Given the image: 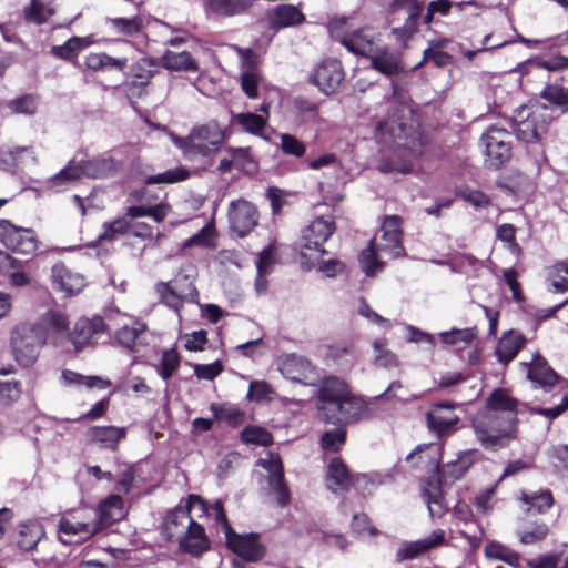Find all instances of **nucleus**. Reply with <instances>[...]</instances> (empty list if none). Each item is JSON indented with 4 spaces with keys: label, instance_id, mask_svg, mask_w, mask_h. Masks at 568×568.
Listing matches in <instances>:
<instances>
[{
    "label": "nucleus",
    "instance_id": "423d86ee",
    "mask_svg": "<svg viewBox=\"0 0 568 568\" xmlns=\"http://www.w3.org/2000/svg\"><path fill=\"white\" fill-rule=\"evenodd\" d=\"M116 162L109 155H101L79 163L71 161L49 183L51 187H60L82 176L92 179L108 178L116 171Z\"/></svg>",
    "mask_w": 568,
    "mask_h": 568
},
{
    "label": "nucleus",
    "instance_id": "f8f14e48",
    "mask_svg": "<svg viewBox=\"0 0 568 568\" xmlns=\"http://www.w3.org/2000/svg\"><path fill=\"white\" fill-rule=\"evenodd\" d=\"M185 287H182L181 281L175 280L174 282H160L155 285V291L160 297V301L172 308L179 317L180 311L183 306L184 301L197 303V290L192 282L185 277Z\"/></svg>",
    "mask_w": 568,
    "mask_h": 568
},
{
    "label": "nucleus",
    "instance_id": "c85d7f7f",
    "mask_svg": "<svg viewBox=\"0 0 568 568\" xmlns=\"http://www.w3.org/2000/svg\"><path fill=\"white\" fill-rule=\"evenodd\" d=\"M189 507L197 508L200 511L205 513L215 524L221 526V530L224 535L231 532L232 527L226 518L222 500L217 499L213 504L206 505L200 496L190 495Z\"/></svg>",
    "mask_w": 568,
    "mask_h": 568
},
{
    "label": "nucleus",
    "instance_id": "69168bd1",
    "mask_svg": "<svg viewBox=\"0 0 568 568\" xmlns=\"http://www.w3.org/2000/svg\"><path fill=\"white\" fill-rule=\"evenodd\" d=\"M214 237V226L206 224L196 234L187 239L183 243V248L192 246H209L211 245Z\"/></svg>",
    "mask_w": 568,
    "mask_h": 568
},
{
    "label": "nucleus",
    "instance_id": "4be33fe9",
    "mask_svg": "<svg viewBox=\"0 0 568 568\" xmlns=\"http://www.w3.org/2000/svg\"><path fill=\"white\" fill-rule=\"evenodd\" d=\"M190 525L176 540L182 552L199 557L210 549L211 542L199 523L193 519Z\"/></svg>",
    "mask_w": 568,
    "mask_h": 568
},
{
    "label": "nucleus",
    "instance_id": "6e6552de",
    "mask_svg": "<svg viewBox=\"0 0 568 568\" xmlns=\"http://www.w3.org/2000/svg\"><path fill=\"white\" fill-rule=\"evenodd\" d=\"M357 55L367 58L375 70L387 77L403 70L398 55L381 45L374 36L366 34L364 30L357 31Z\"/></svg>",
    "mask_w": 568,
    "mask_h": 568
},
{
    "label": "nucleus",
    "instance_id": "052dcab7",
    "mask_svg": "<svg viewBox=\"0 0 568 568\" xmlns=\"http://www.w3.org/2000/svg\"><path fill=\"white\" fill-rule=\"evenodd\" d=\"M53 12V8L50 4H44L39 0H32L30 8L26 11V17L28 20L41 24L44 23Z\"/></svg>",
    "mask_w": 568,
    "mask_h": 568
},
{
    "label": "nucleus",
    "instance_id": "864d4df0",
    "mask_svg": "<svg viewBox=\"0 0 568 568\" xmlns=\"http://www.w3.org/2000/svg\"><path fill=\"white\" fill-rule=\"evenodd\" d=\"M548 274L557 292L568 291V260L551 266Z\"/></svg>",
    "mask_w": 568,
    "mask_h": 568
},
{
    "label": "nucleus",
    "instance_id": "dca6fc26",
    "mask_svg": "<svg viewBox=\"0 0 568 568\" xmlns=\"http://www.w3.org/2000/svg\"><path fill=\"white\" fill-rule=\"evenodd\" d=\"M278 371L293 383L311 385L316 381L314 367L308 359L296 354H285L278 358Z\"/></svg>",
    "mask_w": 568,
    "mask_h": 568
},
{
    "label": "nucleus",
    "instance_id": "0e129e2a",
    "mask_svg": "<svg viewBox=\"0 0 568 568\" xmlns=\"http://www.w3.org/2000/svg\"><path fill=\"white\" fill-rule=\"evenodd\" d=\"M281 139V150L286 155H293L296 158H301L305 154L306 148L305 145L298 141L295 136L283 133L280 135Z\"/></svg>",
    "mask_w": 568,
    "mask_h": 568
},
{
    "label": "nucleus",
    "instance_id": "a19ab883",
    "mask_svg": "<svg viewBox=\"0 0 568 568\" xmlns=\"http://www.w3.org/2000/svg\"><path fill=\"white\" fill-rule=\"evenodd\" d=\"M520 500L527 505V513L532 510L537 513H546L554 505V497L550 490L544 489L534 493H521Z\"/></svg>",
    "mask_w": 568,
    "mask_h": 568
},
{
    "label": "nucleus",
    "instance_id": "8fccbe9b",
    "mask_svg": "<svg viewBox=\"0 0 568 568\" xmlns=\"http://www.w3.org/2000/svg\"><path fill=\"white\" fill-rule=\"evenodd\" d=\"M541 98L559 106L562 111H568V89L559 84H548L541 92Z\"/></svg>",
    "mask_w": 568,
    "mask_h": 568
},
{
    "label": "nucleus",
    "instance_id": "cd10ccee",
    "mask_svg": "<svg viewBox=\"0 0 568 568\" xmlns=\"http://www.w3.org/2000/svg\"><path fill=\"white\" fill-rule=\"evenodd\" d=\"M44 536V529L38 520H26L18 525L16 534L17 546L23 551H30L36 548L38 542Z\"/></svg>",
    "mask_w": 568,
    "mask_h": 568
},
{
    "label": "nucleus",
    "instance_id": "bb28decb",
    "mask_svg": "<svg viewBox=\"0 0 568 568\" xmlns=\"http://www.w3.org/2000/svg\"><path fill=\"white\" fill-rule=\"evenodd\" d=\"M193 509L187 504L185 508L178 507L168 513L164 523V534L168 539H178L191 526L190 524L193 520L191 511Z\"/></svg>",
    "mask_w": 568,
    "mask_h": 568
},
{
    "label": "nucleus",
    "instance_id": "f03ea898",
    "mask_svg": "<svg viewBox=\"0 0 568 568\" xmlns=\"http://www.w3.org/2000/svg\"><path fill=\"white\" fill-rule=\"evenodd\" d=\"M402 220L397 215H388L381 226V234L369 241L368 247L362 251L358 262L366 276L373 277L382 272L385 257L396 258L405 255L402 245Z\"/></svg>",
    "mask_w": 568,
    "mask_h": 568
},
{
    "label": "nucleus",
    "instance_id": "603ef678",
    "mask_svg": "<svg viewBox=\"0 0 568 568\" xmlns=\"http://www.w3.org/2000/svg\"><path fill=\"white\" fill-rule=\"evenodd\" d=\"M2 268L8 272L11 285L23 286L28 283L27 275L21 271V262L6 255L2 263Z\"/></svg>",
    "mask_w": 568,
    "mask_h": 568
},
{
    "label": "nucleus",
    "instance_id": "4d7b16f0",
    "mask_svg": "<svg viewBox=\"0 0 568 568\" xmlns=\"http://www.w3.org/2000/svg\"><path fill=\"white\" fill-rule=\"evenodd\" d=\"M549 532L545 523H535L528 530L518 531L519 541L524 545H531L544 540Z\"/></svg>",
    "mask_w": 568,
    "mask_h": 568
},
{
    "label": "nucleus",
    "instance_id": "ddd939ff",
    "mask_svg": "<svg viewBox=\"0 0 568 568\" xmlns=\"http://www.w3.org/2000/svg\"><path fill=\"white\" fill-rule=\"evenodd\" d=\"M457 407L454 403H437L426 413V424L438 438L447 437L460 427V418L450 410Z\"/></svg>",
    "mask_w": 568,
    "mask_h": 568
},
{
    "label": "nucleus",
    "instance_id": "a211bd4d",
    "mask_svg": "<svg viewBox=\"0 0 568 568\" xmlns=\"http://www.w3.org/2000/svg\"><path fill=\"white\" fill-rule=\"evenodd\" d=\"M105 332V324L102 317L79 318L72 331L68 333V338L77 351L84 346L95 344Z\"/></svg>",
    "mask_w": 568,
    "mask_h": 568
},
{
    "label": "nucleus",
    "instance_id": "49530a36",
    "mask_svg": "<svg viewBox=\"0 0 568 568\" xmlns=\"http://www.w3.org/2000/svg\"><path fill=\"white\" fill-rule=\"evenodd\" d=\"M189 176V171L182 166H176L169 169L162 173L150 175L145 179V183L149 185L152 184H172L176 182H181L186 180Z\"/></svg>",
    "mask_w": 568,
    "mask_h": 568
},
{
    "label": "nucleus",
    "instance_id": "aec40b11",
    "mask_svg": "<svg viewBox=\"0 0 568 568\" xmlns=\"http://www.w3.org/2000/svg\"><path fill=\"white\" fill-rule=\"evenodd\" d=\"M58 527L59 540L65 545L85 541L100 531V526L95 523V520L90 523H82L68 518H61Z\"/></svg>",
    "mask_w": 568,
    "mask_h": 568
},
{
    "label": "nucleus",
    "instance_id": "13d9d810",
    "mask_svg": "<svg viewBox=\"0 0 568 568\" xmlns=\"http://www.w3.org/2000/svg\"><path fill=\"white\" fill-rule=\"evenodd\" d=\"M22 153H31L28 146H8L0 151V163L6 170H12L19 162Z\"/></svg>",
    "mask_w": 568,
    "mask_h": 568
},
{
    "label": "nucleus",
    "instance_id": "4468645a",
    "mask_svg": "<svg viewBox=\"0 0 568 568\" xmlns=\"http://www.w3.org/2000/svg\"><path fill=\"white\" fill-rule=\"evenodd\" d=\"M0 241L7 248L21 254H30L37 248L33 231L18 227L8 220H0Z\"/></svg>",
    "mask_w": 568,
    "mask_h": 568
},
{
    "label": "nucleus",
    "instance_id": "e433bc0d",
    "mask_svg": "<svg viewBox=\"0 0 568 568\" xmlns=\"http://www.w3.org/2000/svg\"><path fill=\"white\" fill-rule=\"evenodd\" d=\"M125 437V428L115 426L92 427L88 430V438L103 447L114 449L118 443Z\"/></svg>",
    "mask_w": 568,
    "mask_h": 568
},
{
    "label": "nucleus",
    "instance_id": "7c9ffc66",
    "mask_svg": "<svg viewBox=\"0 0 568 568\" xmlns=\"http://www.w3.org/2000/svg\"><path fill=\"white\" fill-rule=\"evenodd\" d=\"M526 338L518 332L509 331L504 334L496 347V356L503 364H508L524 346Z\"/></svg>",
    "mask_w": 568,
    "mask_h": 568
},
{
    "label": "nucleus",
    "instance_id": "2f4dec72",
    "mask_svg": "<svg viewBox=\"0 0 568 568\" xmlns=\"http://www.w3.org/2000/svg\"><path fill=\"white\" fill-rule=\"evenodd\" d=\"M326 483L329 490L339 493L348 489L352 484V477L339 458H333L326 473Z\"/></svg>",
    "mask_w": 568,
    "mask_h": 568
},
{
    "label": "nucleus",
    "instance_id": "680f3d73",
    "mask_svg": "<svg viewBox=\"0 0 568 568\" xmlns=\"http://www.w3.org/2000/svg\"><path fill=\"white\" fill-rule=\"evenodd\" d=\"M180 365V358L175 351L168 349L164 351L161 358V364L159 367V375L168 381L173 373L178 369Z\"/></svg>",
    "mask_w": 568,
    "mask_h": 568
},
{
    "label": "nucleus",
    "instance_id": "9b49d317",
    "mask_svg": "<svg viewBox=\"0 0 568 568\" xmlns=\"http://www.w3.org/2000/svg\"><path fill=\"white\" fill-rule=\"evenodd\" d=\"M485 146V161L491 168H499L511 156L510 134L500 128L491 126L481 136Z\"/></svg>",
    "mask_w": 568,
    "mask_h": 568
},
{
    "label": "nucleus",
    "instance_id": "7ed1b4c3",
    "mask_svg": "<svg viewBox=\"0 0 568 568\" xmlns=\"http://www.w3.org/2000/svg\"><path fill=\"white\" fill-rule=\"evenodd\" d=\"M48 332L33 323H21L13 327L10 335V345L14 359L23 367L32 366L40 354V349L48 342Z\"/></svg>",
    "mask_w": 568,
    "mask_h": 568
},
{
    "label": "nucleus",
    "instance_id": "f704fd0d",
    "mask_svg": "<svg viewBox=\"0 0 568 568\" xmlns=\"http://www.w3.org/2000/svg\"><path fill=\"white\" fill-rule=\"evenodd\" d=\"M305 20L302 11L293 4H280L270 13V23L275 28H288Z\"/></svg>",
    "mask_w": 568,
    "mask_h": 568
},
{
    "label": "nucleus",
    "instance_id": "39448f33",
    "mask_svg": "<svg viewBox=\"0 0 568 568\" xmlns=\"http://www.w3.org/2000/svg\"><path fill=\"white\" fill-rule=\"evenodd\" d=\"M224 141V132L216 122L195 126L187 136H173L174 144L189 159L210 156L215 153Z\"/></svg>",
    "mask_w": 568,
    "mask_h": 568
},
{
    "label": "nucleus",
    "instance_id": "e2e57ef3",
    "mask_svg": "<svg viewBox=\"0 0 568 568\" xmlns=\"http://www.w3.org/2000/svg\"><path fill=\"white\" fill-rule=\"evenodd\" d=\"M276 251L277 246L276 243L273 241L268 243V245L260 252L256 262V268L260 270V272L271 274L273 266L276 262Z\"/></svg>",
    "mask_w": 568,
    "mask_h": 568
},
{
    "label": "nucleus",
    "instance_id": "473e14b6",
    "mask_svg": "<svg viewBox=\"0 0 568 568\" xmlns=\"http://www.w3.org/2000/svg\"><path fill=\"white\" fill-rule=\"evenodd\" d=\"M128 64L126 58H113L105 52H91L84 59V65L93 72L108 70L123 71Z\"/></svg>",
    "mask_w": 568,
    "mask_h": 568
},
{
    "label": "nucleus",
    "instance_id": "bf43d9fd",
    "mask_svg": "<svg viewBox=\"0 0 568 568\" xmlns=\"http://www.w3.org/2000/svg\"><path fill=\"white\" fill-rule=\"evenodd\" d=\"M322 255H317V258L312 257L313 265L310 267H314L317 265V268L321 273L325 274L328 277H334L338 274H342L345 270V264L343 261L338 258H329L321 261Z\"/></svg>",
    "mask_w": 568,
    "mask_h": 568
},
{
    "label": "nucleus",
    "instance_id": "5701e85b",
    "mask_svg": "<svg viewBox=\"0 0 568 568\" xmlns=\"http://www.w3.org/2000/svg\"><path fill=\"white\" fill-rule=\"evenodd\" d=\"M331 38L339 42L351 53H355V22L353 16L336 14L327 22Z\"/></svg>",
    "mask_w": 568,
    "mask_h": 568
},
{
    "label": "nucleus",
    "instance_id": "09e8293b",
    "mask_svg": "<svg viewBox=\"0 0 568 568\" xmlns=\"http://www.w3.org/2000/svg\"><path fill=\"white\" fill-rule=\"evenodd\" d=\"M425 500L428 506L429 515L435 518L442 517L446 511L444 498L440 488L437 485H432L430 488L424 493Z\"/></svg>",
    "mask_w": 568,
    "mask_h": 568
},
{
    "label": "nucleus",
    "instance_id": "338daca9",
    "mask_svg": "<svg viewBox=\"0 0 568 568\" xmlns=\"http://www.w3.org/2000/svg\"><path fill=\"white\" fill-rule=\"evenodd\" d=\"M258 83H260V75L255 69H248L242 73L241 87H242V90L245 92V94L250 99L257 98Z\"/></svg>",
    "mask_w": 568,
    "mask_h": 568
},
{
    "label": "nucleus",
    "instance_id": "6ab92c4d",
    "mask_svg": "<svg viewBox=\"0 0 568 568\" xmlns=\"http://www.w3.org/2000/svg\"><path fill=\"white\" fill-rule=\"evenodd\" d=\"M257 464L267 471L270 488L276 495L278 504L281 506L287 505L290 491L284 484L283 465L280 456L268 453L265 458L258 459Z\"/></svg>",
    "mask_w": 568,
    "mask_h": 568
},
{
    "label": "nucleus",
    "instance_id": "f3484780",
    "mask_svg": "<svg viewBox=\"0 0 568 568\" xmlns=\"http://www.w3.org/2000/svg\"><path fill=\"white\" fill-rule=\"evenodd\" d=\"M344 77L341 62L335 59H327L314 69L310 80L321 92L328 95L339 88Z\"/></svg>",
    "mask_w": 568,
    "mask_h": 568
},
{
    "label": "nucleus",
    "instance_id": "393cba45",
    "mask_svg": "<svg viewBox=\"0 0 568 568\" xmlns=\"http://www.w3.org/2000/svg\"><path fill=\"white\" fill-rule=\"evenodd\" d=\"M445 540V532L442 529L434 530L429 537L404 544L396 554L397 561L412 560L422 554L438 547Z\"/></svg>",
    "mask_w": 568,
    "mask_h": 568
},
{
    "label": "nucleus",
    "instance_id": "6e6d98bb",
    "mask_svg": "<svg viewBox=\"0 0 568 568\" xmlns=\"http://www.w3.org/2000/svg\"><path fill=\"white\" fill-rule=\"evenodd\" d=\"M346 432L342 426L325 432L321 438V447L325 452H337L345 443Z\"/></svg>",
    "mask_w": 568,
    "mask_h": 568
},
{
    "label": "nucleus",
    "instance_id": "de8ad7c7",
    "mask_svg": "<svg viewBox=\"0 0 568 568\" xmlns=\"http://www.w3.org/2000/svg\"><path fill=\"white\" fill-rule=\"evenodd\" d=\"M446 43L447 40H440L432 43V47L424 51L423 60L418 63L417 67L423 65L426 61H433L434 64L438 68L447 65L450 62L452 57L448 53L439 50L440 48L445 47Z\"/></svg>",
    "mask_w": 568,
    "mask_h": 568
},
{
    "label": "nucleus",
    "instance_id": "c03bdc74",
    "mask_svg": "<svg viewBox=\"0 0 568 568\" xmlns=\"http://www.w3.org/2000/svg\"><path fill=\"white\" fill-rule=\"evenodd\" d=\"M90 45L87 38L71 37L61 45H53L51 53L62 60H72L77 57L78 52Z\"/></svg>",
    "mask_w": 568,
    "mask_h": 568
},
{
    "label": "nucleus",
    "instance_id": "2eb2a0df",
    "mask_svg": "<svg viewBox=\"0 0 568 568\" xmlns=\"http://www.w3.org/2000/svg\"><path fill=\"white\" fill-rule=\"evenodd\" d=\"M227 219L231 231L244 237L256 226L257 211L251 202L239 199L230 203Z\"/></svg>",
    "mask_w": 568,
    "mask_h": 568
},
{
    "label": "nucleus",
    "instance_id": "774afa93",
    "mask_svg": "<svg viewBox=\"0 0 568 568\" xmlns=\"http://www.w3.org/2000/svg\"><path fill=\"white\" fill-rule=\"evenodd\" d=\"M230 161H233L234 168L250 172L254 169V163L246 149H229Z\"/></svg>",
    "mask_w": 568,
    "mask_h": 568
},
{
    "label": "nucleus",
    "instance_id": "a18cd8bd",
    "mask_svg": "<svg viewBox=\"0 0 568 568\" xmlns=\"http://www.w3.org/2000/svg\"><path fill=\"white\" fill-rule=\"evenodd\" d=\"M477 333L475 328H454L449 332H442L439 338L444 344L452 346H465L470 344Z\"/></svg>",
    "mask_w": 568,
    "mask_h": 568
},
{
    "label": "nucleus",
    "instance_id": "5fc2aeb1",
    "mask_svg": "<svg viewBox=\"0 0 568 568\" xmlns=\"http://www.w3.org/2000/svg\"><path fill=\"white\" fill-rule=\"evenodd\" d=\"M242 440L246 444L267 446L272 443V435L263 427L247 426L242 430Z\"/></svg>",
    "mask_w": 568,
    "mask_h": 568
},
{
    "label": "nucleus",
    "instance_id": "0eeeda50",
    "mask_svg": "<svg viewBox=\"0 0 568 568\" xmlns=\"http://www.w3.org/2000/svg\"><path fill=\"white\" fill-rule=\"evenodd\" d=\"M334 232L335 223L332 216H318L301 231L298 245L303 265L311 267L313 256L317 258V255L326 253L323 245Z\"/></svg>",
    "mask_w": 568,
    "mask_h": 568
},
{
    "label": "nucleus",
    "instance_id": "b1692460",
    "mask_svg": "<svg viewBox=\"0 0 568 568\" xmlns=\"http://www.w3.org/2000/svg\"><path fill=\"white\" fill-rule=\"evenodd\" d=\"M52 282L54 288L72 296L80 293L85 286L84 277L72 272L63 264H55L52 267Z\"/></svg>",
    "mask_w": 568,
    "mask_h": 568
},
{
    "label": "nucleus",
    "instance_id": "c9c22d12",
    "mask_svg": "<svg viewBox=\"0 0 568 568\" xmlns=\"http://www.w3.org/2000/svg\"><path fill=\"white\" fill-rule=\"evenodd\" d=\"M125 515L123 500L119 495H112L99 508V520L95 521L100 526V530L111 524L121 520Z\"/></svg>",
    "mask_w": 568,
    "mask_h": 568
},
{
    "label": "nucleus",
    "instance_id": "9d476101",
    "mask_svg": "<svg viewBox=\"0 0 568 568\" xmlns=\"http://www.w3.org/2000/svg\"><path fill=\"white\" fill-rule=\"evenodd\" d=\"M377 143L384 148H412L418 141L415 128L393 119L379 123L375 131Z\"/></svg>",
    "mask_w": 568,
    "mask_h": 568
},
{
    "label": "nucleus",
    "instance_id": "58836bf2",
    "mask_svg": "<svg viewBox=\"0 0 568 568\" xmlns=\"http://www.w3.org/2000/svg\"><path fill=\"white\" fill-rule=\"evenodd\" d=\"M105 23L114 34L121 37H133L143 29V20L139 16L132 18H108Z\"/></svg>",
    "mask_w": 568,
    "mask_h": 568
},
{
    "label": "nucleus",
    "instance_id": "79ce46f5",
    "mask_svg": "<svg viewBox=\"0 0 568 568\" xmlns=\"http://www.w3.org/2000/svg\"><path fill=\"white\" fill-rule=\"evenodd\" d=\"M61 381L67 386H77L81 387L84 386L87 388H100L104 389L110 386V383L106 381H103L100 377L97 376H83L81 374H78L75 372L64 369L61 374Z\"/></svg>",
    "mask_w": 568,
    "mask_h": 568
},
{
    "label": "nucleus",
    "instance_id": "4c0bfd02",
    "mask_svg": "<svg viewBox=\"0 0 568 568\" xmlns=\"http://www.w3.org/2000/svg\"><path fill=\"white\" fill-rule=\"evenodd\" d=\"M161 64L171 71H196L197 65L192 55L186 52L168 50L161 58Z\"/></svg>",
    "mask_w": 568,
    "mask_h": 568
},
{
    "label": "nucleus",
    "instance_id": "20e7f679",
    "mask_svg": "<svg viewBox=\"0 0 568 568\" xmlns=\"http://www.w3.org/2000/svg\"><path fill=\"white\" fill-rule=\"evenodd\" d=\"M349 390L344 381L337 377L326 378L320 389V418L326 423L341 425L347 420Z\"/></svg>",
    "mask_w": 568,
    "mask_h": 568
},
{
    "label": "nucleus",
    "instance_id": "37998d69",
    "mask_svg": "<svg viewBox=\"0 0 568 568\" xmlns=\"http://www.w3.org/2000/svg\"><path fill=\"white\" fill-rule=\"evenodd\" d=\"M484 551L488 558L501 560L514 568L520 565V555L499 542L487 544Z\"/></svg>",
    "mask_w": 568,
    "mask_h": 568
},
{
    "label": "nucleus",
    "instance_id": "1a4fd4ad",
    "mask_svg": "<svg viewBox=\"0 0 568 568\" xmlns=\"http://www.w3.org/2000/svg\"><path fill=\"white\" fill-rule=\"evenodd\" d=\"M549 121L547 105L537 104L532 109L521 106L514 116L516 135L525 142H537L546 132Z\"/></svg>",
    "mask_w": 568,
    "mask_h": 568
},
{
    "label": "nucleus",
    "instance_id": "3c124183",
    "mask_svg": "<svg viewBox=\"0 0 568 568\" xmlns=\"http://www.w3.org/2000/svg\"><path fill=\"white\" fill-rule=\"evenodd\" d=\"M234 122L248 133L261 134L265 126V118L255 113H239L234 118Z\"/></svg>",
    "mask_w": 568,
    "mask_h": 568
},
{
    "label": "nucleus",
    "instance_id": "ea45409f",
    "mask_svg": "<svg viewBox=\"0 0 568 568\" xmlns=\"http://www.w3.org/2000/svg\"><path fill=\"white\" fill-rule=\"evenodd\" d=\"M146 325L140 321L132 322L131 325H123L116 333L118 342L125 348L135 351L141 344V336L144 334Z\"/></svg>",
    "mask_w": 568,
    "mask_h": 568
},
{
    "label": "nucleus",
    "instance_id": "72a5a7b5",
    "mask_svg": "<svg viewBox=\"0 0 568 568\" xmlns=\"http://www.w3.org/2000/svg\"><path fill=\"white\" fill-rule=\"evenodd\" d=\"M256 0H206V9L217 17H234L246 12Z\"/></svg>",
    "mask_w": 568,
    "mask_h": 568
},
{
    "label": "nucleus",
    "instance_id": "f257e3e1",
    "mask_svg": "<svg viewBox=\"0 0 568 568\" xmlns=\"http://www.w3.org/2000/svg\"><path fill=\"white\" fill-rule=\"evenodd\" d=\"M486 407L473 419L476 438L485 449L504 448L516 436L518 400L500 388L489 395Z\"/></svg>",
    "mask_w": 568,
    "mask_h": 568
},
{
    "label": "nucleus",
    "instance_id": "c756f323",
    "mask_svg": "<svg viewBox=\"0 0 568 568\" xmlns=\"http://www.w3.org/2000/svg\"><path fill=\"white\" fill-rule=\"evenodd\" d=\"M34 325H40L44 331L48 332L49 339L54 345L61 344V337L67 335L70 332L68 329L69 322L64 314L50 311L45 313L39 322L33 323Z\"/></svg>",
    "mask_w": 568,
    "mask_h": 568
},
{
    "label": "nucleus",
    "instance_id": "a878e982",
    "mask_svg": "<svg viewBox=\"0 0 568 568\" xmlns=\"http://www.w3.org/2000/svg\"><path fill=\"white\" fill-rule=\"evenodd\" d=\"M527 366V377L535 387L549 390L558 382V375L548 366L539 355L534 356Z\"/></svg>",
    "mask_w": 568,
    "mask_h": 568
},
{
    "label": "nucleus",
    "instance_id": "412c9836",
    "mask_svg": "<svg viewBox=\"0 0 568 568\" xmlns=\"http://www.w3.org/2000/svg\"><path fill=\"white\" fill-rule=\"evenodd\" d=\"M224 536L227 547L240 558L253 562L263 556V549L257 542L256 535H239L232 528L231 532Z\"/></svg>",
    "mask_w": 568,
    "mask_h": 568
}]
</instances>
